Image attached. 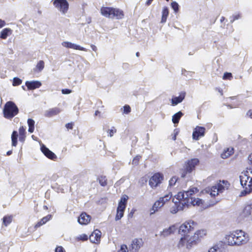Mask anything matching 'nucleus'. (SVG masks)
Listing matches in <instances>:
<instances>
[{
  "instance_id": "f257e3e1",
  "label": "nucleus",
  "mask_w": 252,
  "mask_h": 252,
  "mask_svg": "<svg viewBox=\"0 0 252 252\" xmlns=\"http://www.w3.org/2000/svg\"><path fill=\"white\" fill-rule=\"evenodd\" d=\"M193 190L180 191L175 195L172 200L174 205L170 208V212L171 214H175L180 211H182L186 207L189 206V202L186 199Z\"/></svg>"
},
{
  "instance_id": "f03ea898",
  "label": "nucleus",
  "mask_w": 252,
  "mask_h": 252,
  "mask_svg": "<svg viewBox=\"0 0 252 252\" xmlns=\"http://www.w3.org/2000/svg\"><path fill=\"white\" fill-rule=\"evenodd\" d=\"M225 239L230 246H240L246 243L249 240L248 235L242 230L230 232L226 235Z\"/></svg>"
},
{
  "instance_id": "7ed1b4c3",
  "label": "nucleus",
  "mask_w": 252,
  "mask_h": 252,
  "mask_svg": "<svg viewBox=\"0 0 252 252\" xmlns=\"http://www.w3.org/2000/svg\"><path fill=\"white\" fill-rule=\"evenodd\" d=\"M100 13L103 16L112 19L120 20L124 17L122 10L112 7L102 6L100 9Z\"/></svg>"
},
{
  "instance_id": "20e7f679",
  "label": "nucleus",
  "mask_w": 252,
  "mask_h": 252,
  "mask_svg": "<svg viewBox=\"0 0 252 252\" xmlns=\"http://www.w3.org/2000/svg\"><path fill=\"white\" fill-rule=\"evenodd\" d=\"M19 112V109L16 104L11 101H8L5 104L3 113L6 119H11L16 116Z\"/></svg>"
},
{
  "instance_id": "39448f33",
  "label": "nucleus",
  "mask_w": 252,
  "mask_h": 252,
  "mask_svg": "<svg viewBox=\"0 0 252 252\" xmlns=\"http://www.w3.org/2000/svg\"><path fill=\"white\" fill-rule=\"evenodd\" d=\"M196 223L193 220L187 221L183 223L179 227L178 232L180 234L188 236V234L194 230V226Z\"/></svg>"
},
{
  "instance_id": "423d86ee",
  "label": "nucleus",
  "mask_w": 252,
  "mask_h": 252,
  "mask_svg": "<svg viewBox=\"0 0 252 252\" xmlns=\"http://www.w3.org/2000/svg\"><path fill=\"white\" fill-rule=\"evenodd\" d=\"M53 5L62 14L66 13L69 8V3L66 0H53Z\"/></svg>"
},
{
  "instance_id": "0eeeda50",
  "label": "nucleus",
  "mask_w": 252,
  "mask_h": 252,
  "mask_svg": "<svg viewBox=\"0 0 252 252\" xmlns=\"http://www.w3.org/2000/svg\"><path fill=\"white\" fill-rule=\"evenodd\" d=\"M191 190H193V192H190V193H191L189 194V196H188V198H186V199L188 200L189 202V206L190 204L192 205L193 206L195 205L197 206H199L202 203V200L198 198H195L192 196L194 193L198 191V190L196 188H192L188 191Z\"/></svg>"
},
{
  "instance_id": "6e6552de",
  "label": "nucleus",
  "mask_w": 252,
  "mask_h": 252,
  "mask_svg": "<svg viewBox=\"0 0 252 252\" xmlns=\"http://www.w3.org/2000/svg\"><path fill=\"white\" fill-rule=\"evenodd\" d=\"M163 179V175L160 173H155L150 179L149 182V185L152 187H156L161 183Z\"/></svg>"
},
{
  "instance_id": "1a4fd4ad",
  "label": "nucleus",
  "mask_w": 252,
  "mask_h": 252,
  "mask_svg": "<svg viewBox=\"0 0 252 252\" xmlns=\"http://www.w3.org/2000/svg\"><path fill=\"white\" fill-rule=\"evenodd\" d=\"M206 129L203 126H197L194 128L192 132V138L195 140H198L201 137L204 136Z\"/></svg>"
},
{
  "instance_id": "9d476101",
  "label": "nucleus",
  "mask_w": 252,
  "mask_h": 252,
  "mask_svg": "<svg viewBox=\"0 0 252 252\" xmlns=\"http://www.w3.org/2000/svg\"><path fill=\"white\" fill-rule=\"evenodd\" d=\"M199 163V160L197 158H192L189 160L186 164L185 172H191L194 169L195 166Z\"/></svg>"
},
{
  "instance_id": "9b49d317",
  "label": "nucleus",
  "mask_w": 252,
  "mask_h": 252,
  "mask_svg": "<svg viewBox=\"0 0 252 252\" xmlns=\"http://www.w3.org/2000/svg\"><path fill=\"white\" fill-rule=\"evenodd\" d=\"M200 241L199 236L195 232L193 236L187 240V248L190 249L192 246L196 245Z\"/></svg>"
},
{
  "instance_id": "f8f14e48",
  "label": "nucleus",
  "mask_w": 252,
  "mask_h": 252,
  "mask_svg": "<svg viewBox=\"0 0 252 252\" xmlns=\"http://www.w3.org/2000/svg\"><path fill=\"white\" fill-rule=\"evenodd\" d=\"M40 149L43 154L48 158L52 160H54L57 158L56 155L44 145L42 144L41 145Z\"/></svg>"
},
{
  "instance_id": "ddd939ff",
  "label": "nucleus",
  "mask_w": 252,
  "mask_h": 252,
  "mask_svg": "<svg viewBox=\"0 0 252 252\" xmlns=\"http://www.w3.org/2000/svg\"><path fill=\"white\" fill-rule=\"evenodd\" d=\"M91 219V216L88 215L86 213L83 212L81 214L78 218V222L82 225L88 224Z\"/></svg>"
},
{
  "instance_id": "4468645a",
  "label": "nucleus",
  "mask_w": 252,
  "mask_h": 252,
  "mask_svg": "<svg viewBox=\"0 0 252 252\" xmlns=\"http://www.w3.org/2000/svg\"><path fill=\"white\" fill-rule=\"evenodd\" d=\"M25 85L29 90H33L39 88L42 84L39 81H27Z\"/></svg>"
},
{
  "instance_id": "2eb2a0df",
  "label": "nucleus",
  "mask_w": 252,
  "mask_h": 252,
  "mask_svg": "<svg viewBox=\"0 0 252 252\" xmlns=\"http://www.w3.org/2000/svg\"><path fill=\"white\" fill-rule=\"evenodd\" d=\"M62 45L68 48H71L84 51H86V49L85 48L68 41L63 42L62 43Z\"/></svg>"
},
{
  "instance_id": "dca6fc26",
  "label": "nucleus",
  "mask_w": 252,
  "mask_h": 252,
  "mask_svg": "<svg viewBox=\"0 0 252 252\" xmlns=\"http://www.w3.org/2000/svg\"><path fill=\"white\" fill-rule=\"evenodd\" d=\"M252 215V203L247 205L241 214L243 218H248Z\"/></svg>"
},
{
  "instance_id": "f3484780",
  "label": "nucleus",
  "mask_w": 252,
  "mask_h": 252,
  "mask_svg": "<svg viewBox=\"0 0 252 252\" xmlns=\"http://www.w3.org/2000/svg\"><path fill=\"white\" fill-rule=\"evenodd\" d=\"M61 112V110L58 107L49 109L45 112L44 116L46 117H52L57 115Z\"/></svg>"
},
{
  "instance_id": "a211bd4d",
  "label": "nucleus",
  "mask_w": 252,
  "mask_h": 252,
  "mask_svg": "<svg viewBox=\"0 0 252 252\" xmlns=\"http://www.w3.org/2000/svg\"><path fill=\"white\" fill-rule=\"evenodd\" d=\"M186 95L185 92H182L178 96L173 97L171 100L172 105H176L179 103H181L185 98Z\"/></svg>"
},
{
  "instance_id": "6ab92c4d",
  "label": "nucleus",
  "mask_w": 252,
  "mask_h": 252,
  "mask_svg": "<svg viewBox=\"0 0 252 252\" xmlns=\"http://www.w3.org/2000/svg\"><path fill=\"white\" fill-rule=\"evenodd\" d=\"M175 229V226L173 225L170 226L168 228L165 229L162 231L160 232V235L163 237H166L173 233Z\"/></svg>"
},
{
  "instance_id": "aec40b11",
  "label": "nucleus",
  "mask_w": 252,
  "mask_h": 252,
  "mask_svg": "<svg viewBox=\"0 0 252 252\" xmlns=\"http://www.w3.org/2000/svg\"><path fill=\"white\" fill-rule=\"evenodd\" d=\"M101 236V232L99 231H96L93 233L90 236V241L92 243H95V241H98L100 240Z\"/></svg>"
},
{
  "instance_id": "412c9836",
  "label": "nucleus",
  "mask_w": 252,
  "mask_h": 252,
  "mask_svg": "<svg viewBox=\"0 0 252 252\" xmlns=\"http://www.w3.org/2000/svg\"><path fill=\"white\" fill-rule=\"evenodd\" d=\"M248 171L246 173H244L243 174L240 175V182L241 186L244 188L247 185L248 180L249 179L250 177L247 174Z\"/></svg>"
},
{
  "instance_id": "4be33fe9",
  "label": "nucleus",
  "mask_w": 252,
  "mask_h": 252,
  "mask_svg": "<svg viewBox=\"0 0 252 252\" xmlns=\"http://www.w3.org/2000/svg\"><path fill=\"white\" fill-rule=\"evenodd\" d=\"M52 216L51 215H48L47 216L43 217L40 221H39L35 225L34 227L37 228L43 224H45L47 221L51 219Z\"/></svg>"
},
{
  "instance_id": "5701e85b",
  "label": "nucleus",
  "mask_w": 252,
  "mask_h": 252,
  "mask_svg": "<svg viewBox=\"0 0 252 252\" xmlns=\"http://www.w3.org/2000/svg\"><path fill=\"white\" fill-rule=\"evenodd\" d=\"M169 15V9L167 7H164L162 11L161 23H165Z\"/></svg>"
},
{
  "instance_id": "b1692460",
  "label": "nucleus",
  "mask_w": 252,
  "mask_h": 252,
  "mask_svg": "<svg viewBox=\"0 0 252 252\" xmlns=\"http://www.w3.org/2000/svg\"><path fill=\"white\" fill-rule=\"evenodd\" d=\"M142 243V240H138L137 239H135L132 241L131 244V248L132 250H134L136 252L141 247Z\"/></svg>"
},
{
  "instance_id": "393cba45",
  "label": "nucleus",
  "mask_w": 252,
  "mask_h": 252,
  "mask_svg": "<svg viewBox=\"0 0 252 252\" xmlns=\"http://www.w3.org/2000/svg\"><path fill=\"white\" fill-rule=\"evenodd\" d=\"M183 116V113L181 111H179L175 113L172 116V121L174 125L178 124L181 118Z\"/></svg>"
},
{
  "instance_id": "a878e982",
  "label": "nucleus",
  "mask_w": 252,
  "mask_h": 252,
  "mask_svg": "<svg viewBox=\"0 0 252 252\" xmlns=\"http://www.w3.org/2000/svg\"><path fill=\"white\" fill-rule=\"evenodd\" d=\"M11 33V30L9 28H5L3 29L0 33V38L1 39H6L7 37Z\"/></svg>"
},
{
  "instance_id": "bb28decb",
  "label": "nucleus",
  "mask_w": 252,
  "mask_h": 252,
  "mask_svg": "<svg viewBox=\"0 0 252 252\" xmlns=\"http://www.w3.org/2000/svg\"><path fill=\"white\" fill-rule=\"evenodd\" d=\"M12 215H6L2 218V225L5 226H7L12 220Z\"/></svg>"
},
{
  "instance_id": "cd10ccee",
  "label": "nucleus",
  "mask_w": 252,
  "mask_h": 252,
  "mask_svg": "<svg viewBox=\"0 0 252 252\" xmlns=\"http://www.w3.org/2000/svg\"><path fill=\"white\" fill-rule=\"evenodd\" d=\"M233 148H232L231 150H230L229 148H227L226 150H224L223 152L221 154V158L223 159H226L228 158L233 154Z\"/></svg>"
},
{
  "instance_id": "c85d7f7f",
  "label": "nucleus",
  "mask_w": 252,
  "mask_h": 252,
  "mask_svg": "<svg viewBox=\"0 0 252 252\" xmlns=\"http://www.w3.org/2000/svg\"><path fill=\"white\" fill-rule=\"evenodd\" d=\"M162 207L160 203L158 201H156L153 204L152 208L150 210V215H152L155 214L156 212L158 211V209Z\"/></svg>"
},
{
  "instance_id": "c756f323",
  "label": "nucleus",
  "mask_w": 252,
  "mask_h": 252,
  "mask_svg": "<svg viewBox=\"0 0 252 252\" xmlns=\"http://www.w3.org/2000/svg\"><path fill=\"white\" fill-rule=\"evenodd\" d=\"M27 123L29 126L28 131L30 133H32L34 129V121L31 118L28 119Z\"/></svg>"
},
{
  "instance_id": "7c9ffc66",
  "label": "nucleus",
  "mask_w": 252,
  "mask_h": 252,
  "mask_svg": "<svg viewBox=\"0 0 252 252\" xmlns=\"http://www.w3.org/2000/svg\"><path fill=\"white\" fill-rule=\"evenodd\" d=\"M18 132L17 131L14 130L11 135L12 146H16L17 144Z\"/></svg>"
},
{
  "instance_id": "2f4dec72",
  "label": "nucleus",
  "mask_w": 252,
  "mask_h": 252,
  "mask_svg": "<svg viewBox=\"0 0 252 252\" xmlns=\"http://www.w3.org/2000/svg\"><path fill=\"white\" fill-rule=\"evenodd\" d=\"M248 187L249 188V189L246 188V189L241 192L242 195H245L252 192V178L251 179L249 183Z\"/></svg>"
},
{
  "instance_id": "473e14b6",
  "label": "nucleus",
  "mask_w": 252,
  "mask_h": 252,
  "mask_svg": "<svg viewBox=\"0 0 252 252\" xmlns=\"http://www.w3.org/2000/svg\"><path fill=\"white\" fill-rule=\"evenodd\" d=\"M221 247L222 245L220 244L215 245L208 251V252H221Z\"/></svg>"
},
{
  "instance_id": "72a5a7b5",
  "label": "nucleus",
  "mask_w": 252,
  "mask_h": 252,
  "mask_svg": "<svg viewBox=\"0 0 252 252\" xmlns=\"http://www.w3.org/2000/svg\"><path fill=\"white\" fill-rule=\"evenodd\" d=\"M188 239H189L188 236H184V237H182L180 239V241L178 244V248L180 249L182 247H184L185 246V244L187 243V240Z\"/></svg>"
},
{
  "instance_id": "f704fd0d",
  "label": "nucleus",
  "mask_w": 252,
  "mask_h": 252,
  "mask_svg": "<svg viewBox=\"0 0 252 252\" xmlns=\"http://www.w3.org/2000/svg\"><path fill=\"white\" fill-rule=\"evenodd\" d=\"M100 185L102 187H105L107 185V179L105 176H101L98 178Z\"/></svg>"
},
{
  "instance_id": "c9c22d12",
  "label": "nucleus",
  "mask_w": 252,
  "mask_h": 252,
  "mask_svg": "<svg viewBox=\"0 0 252 252\" xmlns=\"http://www.w3.org/2000/svg\"><path fill=\"white\" fill-rule=\"evenodd\" d=\"M171 6L172 8L174 10V11L175 13H177L178 12V11L179 10V5L177 2L172 1L171 3Z\"/></svg>"
},
{
  "instance_id": "e433bc0d",
  "label": "nucleus",
  "mask_w": 252,
  "mask_h": 252,
  "mask_svg": "<svg viewBox=\"0 0 252 252\" xmlns=\"http://www.w3.org/2000/svg\"><path fill=\"white\" fill-rule=\"evenodd\" d=\"M178 178L176 176H173L169 181V186L170 187H173L175 185Z\"/></svg>"
},
{
  "instance_id": "4c0bfd02",
  "label": "nucleus",
  "mask_w": 252,
  "mask_h": 252,
  "mask_svg": "<svg viewBox=\"0 0 252 252\" xmlns=\"http://www.w3.org/2000/svg\"><path fill=\"white\" fill-rule=\"evenodd\" d=\"M128 198V197L126 195H123V196L121 197V200L119 201V203L126 205L127 201Z\"/></svg>"
},
{
  "instance_id": "58836bf2",
  "label": "nucleus",
  "mask_w": 252,
  "mask_h": 252,
  "mask_svg": "<svg viewBox=\"0 0 252 252\" xmlns=\"http://www.w3.org/2000/svg\"><path fill=\"white\" fill-rule=\"evenodd\" d=\"M22 80L18 78V77H14L13 79V85L14 86H16L20 85L22 83Z\"/></svg>"
},
{
  "instance_id": "ea45409f",
  "label": "nucleus",
  "mask_w": 252,
  "mask_h": 252,
  "mask_svg": "<svg viewBox=\"0 0 252 252\" xmlns=\"http://www.w3.org/2000/svg\"><path fill=\"white\" fill-rule=\"evenodd\" d=\"M44 67V63L43 61H40L37 64L36 68L38 69L39 71H41Z\"/></svg>"
},
{
  "instance_id": "a19ab883",
  "label": "nucleus",
  "mask_w": 252,
  "mask_h": 252,
  "mask_svg": "<svg viewBox=\"0 0 252 252\" xmlns=\"http://www.w3.org/2000/svg\"><path fill=\"white\" fill-rule=\"evenodd\" d=\"M209 191L210 194L212 197H215L219 194L218 190H217V189H214L213 186L210 189H209Z\"/></svg>"
},
{
  "instance_id": "79ce46f5",
  "label": "nucleus",
  "mask_w": 252,
  "mask_h": 252,
  "mask_svg": "<svg viewBox=\"0 0 252 252\" xmlns=\"http://www.w3.org/2000/svg\"><path fill=\"white\" fill-rule=\"evenodd\" d=\"M124 212L117 210V214L115 217V220H120L124 216Z\"/></svg>"
},
{
  "instance_id": "37998d69",
  "label": "nucleus",
  "mask_w": 252,
  "mask_h": 252,
  "mask_svg": "<svg viewBox=\"0 0 252 252\" xmlns=\"http://www.w3.org/2000/svg\"><path fill=\"white\" fill-rule=\"evenodd\" d=\"M141 156L137 155L132 160V164L134 165H137L139 164V159L141 158Z\"/></svg>"
},
{
  "instance_id": "c03bdc74",
  "label": "nucleus",
  "mask_w": 252,
  "mask_h": 252,
  "mask_svg": "<svg viewBox=\"0 0 252 252\" xmlns=\"http://www.w3.org/2000/svg\"><path fill=\"white\" fill-rule=\"evenodd\" d=\"M123 113L126 114H128L131 111V108L128 105H125L123 107Z\"/></svg>"
},
{
  "instance_id": "a18cd8bd",
  "label": "nucleus",
  "mask_w": 252,
  "mask_h": 252,
  "mask_svg": "<svg viewBox=\"0 0 252 252\" xmlns=\"http://www.w3.org/2000/svg\"><path fill=\"white\" fill-rule=\"evenodd\" d=\"M213 189H217V190H218V192L219 193L223 192L224 189V187L222 185L219 184L217 186H213Z\"/></svg>"
},
{
  "instance_id": "49530a36",
  "label": "nucleus",
  "mask_w": 252,
  "mask_h": 252,
  "mask_svg": "<svg viewBox=\"0 0 252 252\" xmlns=\"http://www.w3.org/2000/svg\"><path fill=\"white\" fill-rule=\"evenodd\" d=\"M179 131H180V130H179V129H178V128H175L174 130L173 133L172 134V139L174 141L176 140V137L178 135Z\"/></svg>"
},
{
  "instance_id": "de8ad7c7",
  "label": "nucleus",
  "mask_w": 252,
  "mask_h": 252,
  "mask_svg": "<svg viewBox=\"0 0 252 252\" xmlns=\"http://www.w3.org/2000/svg\"><path fill=\"white\" fill-rule=\"evenodd\" d=\"M196 234L199 236V238L200 239L203 236L205 235L206 234V231L205 230H200L196 232Z\"/></svg>"
},
{
  "instance_id": "09e8293b",
  "label": "nucleus",
  "mask_w": 252,
  "mask_h": 252,
  "mask_svg": "<svg viewBox=\"0 0 252 252\" xmlns=\"http://www.w3.org/2000/svg\"><path fill=\"white\" fill-rule=\"evenodd\" d=\"M192 72L187 71L185 69H182V74L186 77H188V76H191V74Z\"/></svg>"
},
{
  "instance_id": "8fccbe9b",
  "label": "nucleus",
  "mask_w": 252,
  "mask_h": 252,
  "mask_svg": "<svg viewBox=\"0 0 252 252\" xmlns=\"http://www.w3.org/2000/svg\"><path fill=\"white\" fill-rule=\"evenodd\" d=\"M126 208V205L119 203L118 206L117 208V210L119 211H121L125 212Z\"/></svg>"
},
{
  "instance_id": "3c124183",
  "label": "nucleus",
  "mask_w": 252,
  "mask_h": 252,
  "mask_svg": "<svg viewBox=\"0 0 252 252\" xmlns=\"http://www.w3.org/2000/svg\"><path fill=\"white\" fill-rule=\"evenodd\" d=\"M232 77V75L231 73L225 72L223 75V79H230Z\"/></svg>"
},
{
  "instance_id": "603ef678",
  "label": "nucleus",
  "mask_w": 252,
  "mask_h": 252,
  "mask_svg": "<svg viewBox=\"0 0 252 252\" xmlns=\"http://www.w3.org/2000/svg\"><path fill=\"white\" fill-rule=\"evenodd\" d=\"M117 131L116 129L114 127H113L112 129H109L108 132L109 133V136L112 137L115 133Z\"/></svg>"
},
{
  "instance_id": "864d4df0",
  "label": "nucleus",
  "mask_w": 252,
  "mask_h": 252,
  "mask_svg": "<svg viewBox=\"0 0 252 252\" xmlns=\"http://www.w3.org/2000/svg\"><path fill=\"white\" fill-rule=\"evenodd\" d=\"M88 236L85 234L80 235L77 239L79 240L86 241L88 240Z\"/></svg>"
},
{
  "instance_id": "5fc2aeb1",
  "label": "nucleus",
  "mask_w": 252,
  "mask_h": 252,
  "mask_svg": "<svg viewBox=\"0 0 252 252\" xmlns=\"http://www.w3.org/2000/svg\"><path fill=\"white\" fill-rule=\"evenodd\" d=\"M19 134L20 135H25L26 131H25V128L23 126H22L19 128Z\"/></svg>"
},
{
  "instance_id": "6e6d98bb",
  "label": "nucleus",
  "mask_w": 252,
  "mask_h": 252,
  "mask_svg": "<svg viewBox=\"0 0 252 252\" xmlns=\"http://www.w3.org/2000/svg\"><path fill=\"white\" fill-rule=\"evenodd\" d=\"M62 93L63 94H68L71 93V90L68 89H62Z\"/></svg>"
},
{
  "instance_id": "4d7b16f0",
  "label": "nucleus",
  "mask_w": 252,
  "mask_h": 252,
  "mask_svg": "<svg viewBox=\"0 0 252 252\" xmlns=\"http://www.w3.org/2000/svg\"><path fill=\"white\" fill-rule=\"evenodd\" d=\"M171 196H172V194L169 193L168 194H166L162 197L164 198V200L165 201V202H166L170 199Z\"/></svg>"
},
{
  "instance_id": "13d9d810",
  "label": "nucleus",
  "mask_w": 252,
  "mask_h": 252,
  "mask_svg": "<svg viewBox=\"0 0 252 252\" xmlns=\"http://www.w3.org/2000/svg\"><path fill=\"white\" fill-rule=\"evenodd\" d=\"M233 17L234 18V20H237L241 18V14L240 13L234 14L232 15Z\"/></svg>"
},
{
  "instance_id": "bf43d9fd",
  "label": "nucleus",
  "mask_w": 252,
  "mask_h": 252,
  "mask_svg": "<svg viewBox=\"0 0 252 252\" xmlns=\"http://www.w3.org/2000/svg\"><path fill=\"white\" fill-rule=\"evenodd\" d=\"M55 252H65V250L62 246H60L56 248Z\"/></svg>"
},
{
  "instance_id": "052dcab7",
  "label": "nucleus",
  "mask_w": 252,
  "mask_h": 252,
  "mask_svg": "<svg viewBox=\"0 0 252 252\" xmlns=\"http://www.w3.org/2000/svg\"><path fill=\"white\" fill-rule=\"evenodd\" d=\"M160 204L163 206L164 204L165 203V201L164 200V198L160 197L158 200H157Z\"/></svg>"
},
{
  "instance_id": "680f3d73",
  "label": "nucleus",
  "mask_w": 252,
  "mask_h": 252,
  "mask_svg": "<svg viewBox=\"0 0 252 252\" xmlns=\"http://www.w3.org/2000/svg\"><path fill=\"white\" fill-rule=\"evenodd\" d=\"M73 123H69L65 125V127L67 129H72L73 128Z\"/></svg>"
},
{
  "instance_id": "e2e57ef3",
  "label": "nucleus",
  "mask_w": 252,
  "mask_h": 252,
  "mask_svg": "<svg viewBox=\"0 0 252 252\" xmlns=\"http://www.w3.org/2000/svg\"><path fill=\"white\" fill-rule=\"evenodd\" d=\"M126 249L127 247L126 245L125 246V248L124 247V246H122L121 249L119 251H118V252H127L126 251Z\"/></svg>"
},
{
  "instance_id": "0e129e2a",
  "label": "nucleus",
  "mask_w": 252,
  "mask_h": 252,
  "mask_svg": "<svg viewBox=\"0 0 252 252\" xmlns=\"http://www.w3.org/2000/svg\"><path fill=\"white\" fill-rule=\"evenodd\" d=\"M129 66V64L128 63H124L122 65V67L125 69H128Z\"/></svg>"
},
{
  "instance_id": "69168bd1",
  "label": "nucleus",
  "mask_w": 252,
  "mask_h": 252,
  "mask_svg": "<svg viewBox=\"0 0 252 252\" xmlns=\"http://www.w3.org/2000/svg\"><path fill=\"white\" fill-rule=\"evenodd\" d=\"M25 137H26L25 135H20V136H19V141L22 142H23L25 141Z\"/></svg>"
},
{
  "instance_id": "338daca9",
  "label": "nucleus",
  "mask_w": 252,
  "mask_h": 252,
  "mask_svg": "<svg viewBox=\"0 0 252 252\" xmlns=\"http://www.w3.org/2000/svg\"><path fill=\"white\" fill-rule=\"evenodd\" d=\"M5 25V22L4 20L0 19V28H1Z\"/></svg>"
},
{
  "instance_id": "774afa93",
  "label": "nucleus",
  "mask_w": 252,
  "mask_h": 252,
  "mask_svg": "<svg viewBox=\"0 0 252 252\" xmlns=\"http://www.w3.org/2000/svg\"><path fill=\"white\" fill-rule=\"evenodd\" d=\"M247 116L250 117L251 118H252V111L250 110L247 113Z\"/></svg>"
}]
</instances>
